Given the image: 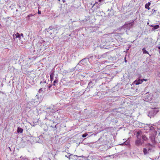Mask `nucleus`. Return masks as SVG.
<instances>
[{
    "label": "nucleus",
    "instance_id": "1",
    "mask_svg": "<svg viewBox=\"0 0 160 160\" xmlns=\"http://www.w3.org/2000/svg\"><path fill=\"white\" fill-rule=\"evenodd\" d=\"M58 30V28H53L51 26H50L48 28L46 29V30L47 31V34H49L51 36L54 33H58L57 31Z\"/></svg>",
    "mask_w": 160,
    "mask_h": 160
},
{
    "label": "nucleus",
    "instance_id": "2",
    "mask_svg": "<svg viewBox=\"0 0 160 160\" xmlns=\"http://www.w3.org/2000/svg\"><path fill=\"white\" fill-rule=\"evenodd\" d=\"M133 22H127L125 23L124 26V28L127 29H129L131 28H132L133 25Z\"/></svg>",
    "mask_w": 160,
    "mask_h": 160
},
{
    "label": "nucleus",
    "instance_id": "3",
    "mask_svg": "<svg viewBox=\"0 0 160 160\" xmlns=\"http://www.w3.org/2000/svg\"><path fill=\"white\" fill-rule=\"evenodd\" d=\"M136 132V137L137 140L135 141V145L137 146L140 145V132L138 131Z\"/></svg>",
    "mask_w": 160,
    "mask_h": 160
},
{
    "label": "nucleus",
    "instance_id": "4",
    "mask_svg": "<svg viewBox=\"0 0 160 160\" xmlns=\"http://www.w3.org/2000/svg\"><path fill=\"white\" fill-rule=\"evenodd\" d=\"M13 39L14 40H15L16 39H18V40H19L21 41H22V38L20 37L19 33L18 32L16 33L15 34H14L13 35Z\"/></svg>",
    "mask_w": 160,
    "mask_h": 160
},
{
    "label": "nucleus",
    "instance_id": "5",
    "mask_svg": "<svg viewBox=\"0 0 160 160\" xmlns=\"http://www.w3.org/2000/svg\"><path fill=\"white\" fill-rule=\"evenodd\" d=\"M113 7H111L110 9H108L107 12H109L108 13V16H111L114 15V10L113 9Z\"/></svg>",
    "mask_w": 160,
    "mask_h": 160
},
{
    "label": "nucleus",
    "instance_id": "6",
    "mask_svg": "<svg viewBox=\"0 0 160 160\" xmlns=\"http://www.w3.org/2000/svg\"><path fill=\"white\" fill-rule=\"evenodd\" d=\"M87 61L88 60L87 58H84L80 61L79 63L84 66H86L88 64Z\"/></svg>",
    "mask_w": 160,
    "mask_h": 160
},
{
    "label": "nucleus",
    "instance_id": "7",
    "mask_svg": "<svg viewBox=\"0 0 160 160\" xmlns=\"http://www.w3.org/2000/svg\"><path fill=\"white\" fill-rule=\"evenodd\" d=\"M99 6L97 2H96L93 5L92 8V10L94 11L96 9H97L99 8Z\"/></svg>",
    "mask_w": 160,
    "mask_h": 160
},
{
    "label": "nucleus",
    "instance_id": "8",
    "mask_svg": "<svg viewBox=\"0 0 160 160\" xmlns=\"http://www.w3.org/2000/svg\"><path fill=\"white\" fill-rule=\"evenodd\" d=\"M154 114L155 110L153 108H151L149 111L148 116L151 117L152 116H154Z\"/></svg>",
    "mask_w": 160,
    "mask_h": 160
},
{
    "label": "nucleus",
    "instance_id": "9",
    "mask_svg": "<svg viewBox=\"0 0 160 160\" xmlns=\"http://www.w3.org/2000/svg\"><path fill=\"white\" fill-rule=\"evenodd\" d=\"M81 65L79 63H78L76 66L75 67V69L76 70L79 71L82 69V68H81Z\"/></svg>",
    "mask_w": 160,
    "mask_h": 160
},
{
    "label": "nucleus",
    "instance_id": "10",
    "mask_svg": "<svg viewBox=\"0 0 160 160\" xmlns=\"http://www.w3.org/2000/svg\"><path fill=\"white\" fill-rule=\"evenodd\" d=\"M43 137L42 135H40L39 136L36 138V140L38 142H42V140Z\"/></svg>",
    "mask_w": 160,
    "mask_h": 160
},
{
    "label": "nucleus",
    "instance_id": "11",
    "mask_svg": "<svg viewBox=\"0 0 160 160\" xmlns=\"http://www.w3.org/2000/svg\"><path fill=\"white\" fill-rule=\"evenodd\" d=\"M134 85L135 84L136 85H138L140 84V77H138V80L135 81L132 83Z\"/></svg>",
    "mask_w": 160,
    "mask_h": 160
},
{
    "label": "nucleus",
    "instance_id": "12",
    "mask_svg": "<svg viewBox=\"0 0 160 160\" xmlns=\"http://www.w3.org/2000/svg\"><path fill=\"white\" fill-rule=\"evenodd\" d=\"M129 140L128 139L125 142H123V143L120 144V145H129Z\"/></svg>",
    "mask_w": 160,
    "mask_h": 160
},
{
    "label": "nucleus",
    "instance_id": "13",
    "mask_svg": "<svg viewBox=\"0 0 160 160\" xmlns=\"http://www.w3.org/2000/svg\"><path fill=\"white\" fill-rule=\"evenodd\" d=\"M151 26L152 27H153V28H152V30H154L155 29H157L159 27V26L158 25H157L154 26L151 25Z\"/></svg>",
    "mask_w": 160,
    "mask_h": 160
},
{
    "label": "nucleus",
    "instance_id": "14",
    "mask_svg": "<svg viewBox=\"0 0 160 160\" xmlns=\"http://www.w3.org/2000/svg\"><path fill=\"white\" fill-rule=\"evenodd\" d=\"M23 129L21 128L18 127L17 129V132L18 133H22Z\"/></svg>",
    "mask_w": 160,
    "mask_h": 160
},
{
    "label": "nucleus",
    "instance_id": "15",
    "mask_svg": "<svg viewBox=\"0 0 160 160\" xmlns=\"http://www.w3.org/2000/svg\"><path fill=\"white\" fill-rule=\"evenodd\" d=\"M151 4V3L150 2H148L147 3H146L145 5V8L146 9H148V10L150 9L149 6Z\"/></svg>",
    "mask_w": 160,
    "mask_h": 160
},
{
    "label": "nucleus",
    "instance_id": "16",
    "mask_svg": "<svg viewBox=\"0 0 160 160\" xmlns=\"http://www.w3.org/2000/svg\"><path fill=\"white\" fill-rule=\"evenodd\" d=\"M53 117L52 115H47L46 117V118L49 120H52V118Z\"/></svg>",
    "mask_w": 160,
    "mask_h": 160
},
{
    "label": "nucleus",
    "instance_id": "17",
    "mask_svg": "<svg viewBox=\"0 0 160 160\" xmlns=\"http://www.w3.org/2000/svg\"><path fill=\"white\" fill-rule=\"evenodd\" d=\"M54 71L53 69H52L50 72V77H54Z\"/></svg>",
    "mask_w": 160,
    "mask_h": 160
},
{
    "label": "nucleus",
    "instance_id": "18",
    "mask_svg": "<svg viewBox=\"0 0 160 160\" xmlns=\"http://www.w3.org/2000/svg\"><path fill=\"white\" fill-rule=\"evenodd\" d=\"M142 51L144 53L149 54L148 52L146 50L145 48H143L142 49Z\"/></svg>",
    "mask_w": 160,
    "mask_h": 160
},
{
    "label": "nucleus",
    "instance_id": "19",
    "mask_svg": "<svg viewBox=\"0 0 160 160\" xmlns=\"http://www.w3.org/2000/svg\"><path fill=\"white\" fill-rule=\"evenodd\" d=\"M142 139L144 141H146L148 139V138L144 135H142Z\"/></svg>",
    "mask_w": 160,
    "mask_h": 160
},
{
    "label": "nucleus",
    "instance_id": "20",
    "mask_svg": "<svg viewBox=\"0 0 160 160\" xmlns=\"http://www.w3.org/2000/svg\"><path fill=\"white\" fill-rule=\"evenodd\" d=\"M58 80L57 79H55L54 80L52 84V85L53 86H55V84L58 83Z\"/></svg>",
    "mask_w": 160,
    "mask_h": 160
},
{
    "label": "nucleus",
    "instance_id": "21",
    "mask_svg": "<svg viewBox=\"0 0 160 160\" xmlns=\"http://www.w3.org/2000/svg\"><path fill=\"white\" fill-rule=\"evenodd\" d=\"M143 152L145 155L146 154L148 153L147 149L146 148H144L143 149Z\"/></svg>",
    "mask_w": 160,
    "mask_h": 160
},
{
    "label": "nucleus",
    "instance_id": "22",
    "mask_svg": "<svg viewBox=\"0 0 160 160\" xmlns=\"http://www.w3.org/2000/svg\"><path fill=\"white\" fill-rule=\"evenodd\" d=\"M88 85H89V87H91L92 88L93 86V83L91 81L88 84Z\"/></svg>",
    "mask_w": 160,
    "mask_h": 160
},
{
    "label": "nucleus",
    "instance_id": "23",
    "mask_svg": "<svg viewBox=\"0 0 160 160\" xmlns=\"http://www.w3.org/2000/svg\"><path fill=\"white\" fill-rule=\"evenodd\" d=\"M88 135V134L87 133H84L82 135V137L83 138H85L86 137L87 135Z\"/></svg>",
    "mask_w": 160,
    "mask_h": 160
},
{
    "label": "nucleus",
    "instance_id": "24",
    "mask_svg": "<svg viewBox=\"0 0 160 160\" xmlns=\"http://www.w3.org/2000/svg\"><path fill=\"white\" fill-rule=\"evenodd\" d=\"M152 14H156V10L154 9H153L152 10Z\"/></svg>",
    "mask_w": 160,
    "mask_h": 160
},
{
    "label": "nucleus",
    "instance_id": "25",
    "mask_svg": "<svg viewBox=\"0 0 160 160\" xmlns=\"http://www.w3.org/2000/svg\"><path fill=\"white\" fill-rule=\"evenodd\" d=\"M21 160H28V158L24 157L21 158Z\"/></svg>",
    "mask_w": 160,
    "mask_h": 160
},
{
    "label": "nucleus",
    "instance_id": "26",
    "mask_svg": "<svg viewBox=\"0 0 160 160\" xmlns=\"http://www.w3.org/2000/svg\"><path fill=\"white\" fill-rule=\"evenodd\" d=\"M26 18L27 20L29 21H30L31 19H32V18H30V17H28V15L26 17Z\"/></svg>",
    "mask_w": 160,
    "mask_h": 160
},
{
    "label": "nucleus",
    "instance_id": "27",
    "mask_svg": "<svg viewBox=\"0 0 160 160\" xmlns=\"http://www.w3.org/2000/svg\"><path fill=\"white\" fill-rule=\"evenodd\" d=\"M91 88V87H89V85H88V86H87V87L86 88V90L89 91H90V88Z\"/></svg>",
    "mask_w": 160,
    "mask_h": 160
},
{
    "label": "nucleus",
    "instance_id": "28",
    "mask_svg": "<svg viewBox=\"0 0 160 160\" xmlns=\"http://www.w3.org/2000/svg\"><path fill=\"white\" fill-rule=\"evenodd\" d=\"M46 83V81H41L40 82V83L41 84H45Z\"/></svg>",
    "mask_w": 160,
    "mask_h": 160
},
{
    "label": "nucleus",
    "instance_id": "29",
    "mask_svg": "<svg viewBox=\"0 0 160 160\" xmlns=\"http://www.w3.org/2000/svg\"><path fill=\"white\" fill-rule=\"evenodd\" d=\"M19 35L22 39L23 38L24 36L22 33H21L20 34H19Z\"/></svg>",
    "mask_w": 160,
    "mask_h": 160
},
{
    "label": "nucleus",
    "instance_id": "30",
    "mask_svg": "<svg viewBox=\"0 0 160 160\" xmlns=\"http://www.w3.org/2000/svg\"><path fill=\"white\" fill-rule=\"evenodd\" d=\"M148 80L147 79H141V83L143 81H147Z\"/></svg>",
    "mask_w": 160,
    "mask_h": 160
},
{
    "label": "nucleus",
    "instance_id": "31",
    "mask_svg": "<svg viewBox=\"0 0 160 160\" xmlns=\"http://www.w3.org/2000/svg\"><path fill=\"white\" fill-rule=\"evenodd\" d=\"M33 16H34L33 14H31L28 15V17H32Z\"/></svg>",
    "mask_w": 160,
    "mask_h": 160
},
{
    "label": "nucleus",
    "instance_id": "32",
    "mask_svg": "<svg viewBox=\"0 0 160 160\" xmlns=\"http://www.w3.org/2000/svg\"><path fill=\"white\" fill-rule=\"evenodd\" d=\"M71 155H66L65 156V157H67L69 159H70V156Z\"/></svg>",
    "mask_w": 160,
    "mask_h": 160
},
{
    "label": "nucleus",
    "instance_id": "33",
    "mask_svg": "<svg viewBox=\"0 0 160 160\" xmlns=\"http://www.w3.org/2000/svg\"><path fill=\"white\" fill-rule=\"evenodd\" d=\"M50 77V80H51V82H52V81L53 79V77Z\"/></svg>",
    "mask_w": 160,
    "mask_h": 160
},
{
    "label": "nucleus",
    "instance_id": "34",
    "mask_svg": "<svg viewBox=\"0 0 160 160\" xmlns=\"http://www.w3.org/2000/svg\"><path fill=\"white\" fill-rule=\"evenodd\" d=\"M42 92V88H41L39 89V93H41V92Z\"/></svg>",
    "mask_w": 160,
    "mask_h": 160
},
{
    "label": "nucleus",
    "instance_id": "35",
    "mask_svg": "<svg viewBox=\"0 0 160 160\" xmlns=\"http://www.w3.org/2000/svg\"><path fill=\"white\" fill-rule=\"evenodd\" d=\"M52 86V85H48V88H50Z\"/></svg>",
    "mask_w": 160,
    "mask_h": 160
},
{
    "label": "nucleus",
    "instance_id": "36",
    "mask_svg": "<svg viewBox=\"0 0 160 160\" xmlns=\"http://www.w3.org/2000/svg\"><path fill=\"white\" fill-rule=\"evenodd\" d=\"M38 14H41V11L38 10Z\"/></svg>",
    "mask_w": 160,
    "mask_h": 160
},
{
    "label": "nucleus",
    "instance_id": "37",
    "mask_svg": "<svg viewBox=\"0 0 160 160\" xmlns=\"http://www.w3.org/2000/svg\"><path fill=\"white\" fill-rule=\"evenodd\" d=\"M62 2H66V1L65 0H62Z\"/></svg>",
    "mask_w": 160,
    "mask_h": 160
},
{
    "label": "nucleus",
    "instance_id": "38",
    "mask_svg": "<svg viewBox=\"0 0 160 160\" xmlns=\"http://www.w3.org/2000/svg\"><path fill=\"white\" fill-rule=\"evenodd\" d=\"M103 0H99V2H102Z\"/></svg>",
    "mask_w": 160,
    "mask_h": 160
},
{
    "label": "nucleus",
    "instance_id": "39",
    "mask_svg": "<svg viewBox=\"0 0 160 160\" xmlns=\"http://www.w3.org/2000/svg\"><path fill=\"white\" fill-rule=\"evenodd\" d=\"M47 108L48 109H51V108H50V107H48V108Z\"/></svg>",
    "mask_w": 160,
    "mask_h": 160
},
{
    "label": "nucleus",
    "instance_id": "40",
    "mask_svg": "<svg viewBox=\"0 0 160 160\" xmlns=\"http://www.w3.org/2000/svg\"><path fill=\"white\" fill-rule=\"evenodd\" d=\"M158 48L159 49H160V46H158Z\"/></svg>",
    "mask_w": 160,
    "mask_h": 160
},
{
    "label": "nucleus",
    "instance_id": "41",
    "mask_svg": "<svg viewBox=\"0 0 160 160\" xmlns=\"http://www.w3.org/2000/svg\"><path fill=\"white\" fill-rule=\"evenodd\" d=\"M147 99H148V100H150L151 99V98H150L149 99H148V98H147Z\"/></svg>",
    "mask_w": 160,
    "mask_h": 160
},
{
    "label": "nucleus",
    "instance_id": "42",
    "mask_svg": "<svg viewBox=\"0 0 160 160\" xmlns=\"http://www.w3.org/2000/svg\"><path fill=\"white\" fill-rule=\"evenodd\" d=\"M1 26V24L0 23V27Z\"/></svg>",
    "mask_w": 160,
    "mask_h": 160
},
{
    "label": "nucleus",
    "instance_id": "43",
    "mask_svg": "<svg viewBox=\"0 0 160 160\" xmlns=\"http://www.w3.org/2000/svg\"><path fill=\"white\" fill-rule=\"evenodd\" d=\"M125 62H127V61L126 60H125Z\"/></svg>",
    "mask_w": 160,
    "mask_h": 160
},
{
    "label": "nucleus",
    "instance_id": "44",
    "mask_svg": "<svg viewBox=\"0 0 160 160\" xmlns=\"http://www.w3.org/2000/svg\"><path fill=\"white\" fill-rule=\"evenodd\" d=\"M19 8H21V7L20 6H19Z\"/></svg>",
    "mask_w": 160,
    "mask_h": 160
},
{
    "label": "nucleus",
    "instance_id": "45",
    "mask_svg": "<svg viewBox=\"0 0 160 160\" xmlns=\"http://www.w3.org/2000/svg\"><path fill=\"white\" fill-rule=\"evenodd\" d=\"M32 160H34V159H33Z\"/></svg>",
    "mask_w": 160,
    "mask_h": 160
}]
</instances>
